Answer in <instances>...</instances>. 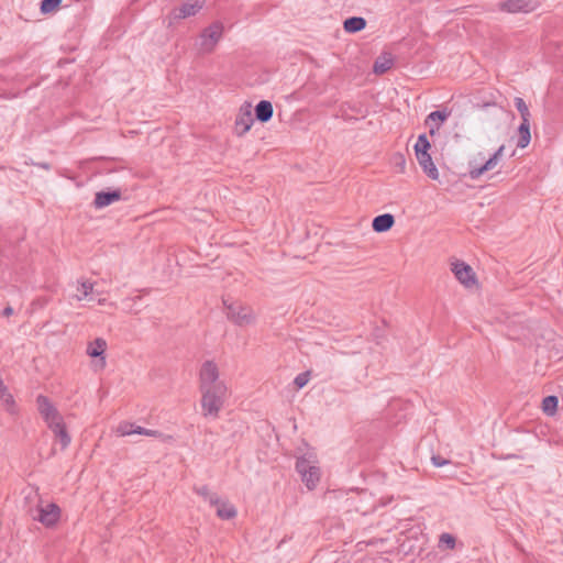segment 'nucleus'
Segmentation results:
<instances>
[{
    "label": "nucleus",
    "mask_w": 563,
    "mask_h": 563,
    "mask_svg": "<svg viewBox=\"0 0 563 563\" xmlns=\"http://www.w3.org/2000/svg\"><path fill=\"white\" fill-rule=\"evenodd\" d=\"M198 380L201 393V415L205 418H219L227 398L228 387L224 382L220 380L218 365L211 360L205 361L200 367Z\"/></svg>",
    "instance_id": "nucleus-1"
},
{
    "label": "nucleus",
    "mask_w": 563,
    "mask_h": 563,
    "mask_svg": "<svg viewBox=\"0 0 563 563\" xmlns=\"http://www.w3.org/2000/svg\"><path fill=\"white\" fill-rule=\"evenodd\" d=\"M223 24L220 21L212 22L209 26L205 27L197 43L199 54H210L214 51L217 44L223 35Z\"/></svg>",
    "instance_id": "nucleus-2"
},
{
    "label": "nucleus",
    "mask_w": 563,
    "mask_h": 563,
    "mask_svg": "<svg viewBox=\"0 0 563 563\" xmlns=\"http://www.w3.org/2000/svg\"><path fill=\"white\" fill-rule=\"evenodd\" d=\"M296 471L300 474L301 481L306 484L308 489L317 487L320 481V468L311 465L306 457H299L296 461Z\"/></svg>",
    "instance_id": "nucleus-3"
},
{
    "label": "nucleus",
    "mask_w": 563,
    "mask_h": 563,
    "mask_svg": "<svg viewBox=\"0 0 563 563\" xmlns=\"http://www.w3.org/2000/svg\"><path fill=\"white\" fill-rule=\"evenodd\" d=\"M36 515L31 514L32 519L40 521L46 528H54L60 518V508L55 503H49L46 506L38 505Z\"/></svg>",
    "instance_id": "nucleus-4"
},
{
    "label": "nucleus",
    "mask_w": 563,
    "mask_h": 563,
    "mask_svg": "<svg viewBox=\"0 0 563 563\" xmlns=\"http://www.w3.org/2000/svg\"><path fill=\"white\" fill-rule=\"evenodd\" d=\"M36 405L40 415L42 416L47 426L63 418L57 408L48 399V397L44 395H38L36 397Z\"/></svg>",
    "instance_id": "nucleus-5"
},
{
    "label": "nucleus",
    "mask_w": 563,
    "mask_h": 563,
    "mask_svg": "<svg viewBox=\"0 0 563 563\" xmlns=\"http://www.w3.org/2000/svg\"><path fill=\"white\" fill-rule=\"evenodd\" d=\"M452 272L454 273L456 279L465 287H472L477 282L473 268L464 262L456 261L453 263Z\"/></svg>",
    "instance_id": "nucleus-6"
},
{
    "label": "nucleus",
    "mask_w": 563,
    "mask_h": 563,
    "mask_svg": "<svg viewBox=\"0 0 563 563\" xmlns=\"http://www.w3.org/2000/svg\"><path fill=\"white\" fill-rule=\"evenodd\" d=\"M222 301L228 319L238 325H243L246 321L244 307L240 302L232 301L229 297H223Z\"/></svg>",
    "instance_id": "nucleus-7"
},
{
    "label": "nucleus",
    "mask_w": 563,
    "mask_h": 563,
    "mask_svg": "<svg viewBox=\"0 0 563 563\" xmlns=\"http://www.w3.org/2000/svg\"><path fill=\"white\" fill-rule=\"evenodd\" d=\"M121 197L122 190L120 188L112 190H101L96 192L92 205L96 209H102L115 201H119Z\"/></svg>",
    "instance_id": "nucleus-8"
},
{
    "label": "nucleus",
    "mask_w": 563,
    "mask_h": 563,
    "mask_svg": "<svg viewBox=\"0 0 563 563\" xmlns=\"http://www.w3.org/2000/svg\"><path fill=\"white\" fill-rule=\"evenodd\" d=\"M367 114L368 109L360 102H344L341 106V117L345 121L357 120V115L364 119Z\"/></svg>",
    "instance_id": "nucleus-9"
},
{
    "label": "nucleus",
    "mask_w": 563,
    "mask_h": 563,
    "mask_svg": "<svg viewBox=\"0 0 563 563\" xmlns=\"http://www.w3.org/2000/svg\"><path fill=\"white\" fill-rule=\"evenodd\" d=\"M415 154L422 170L428 175L429 178L437 180L439 178V170L435 167L429 151H420L416 152Z\"/></svg>",
    "instance_id": "nucleus-10"
},
{
    "label": "nucleus",
    "mask_w": 563,
    "mask_h": 563,
    "mask_svg": "<svg viewBox=\"0 0 563 563\" xmlns=\"http://www.w3.org/2000/svg\"><path fill=\"white\" fill-rule=\"evenodd\" d=\"M202 9V2L195 0V2L183 3L179 8L172 11L174 20H183L197 14Z\"/></svg>",
    "instance_id": "nucleus-11"
},
{
    "label": "nucleus",
    "mask_w": 563,
    "mask_h": 563,
    "mask_svg": "<svg viewBox=\"0 0 563 563\" xmlns=\"http://www.w3.org/2000/svg\"><path fill=\"white\" fill-rule=\"evenodd\" d=\"M49 430L54 433L56 440L60 443V449L65 450L71 441V437L69 435L64 419H59L54 423L47 426Z\"/></svg>",
    "instance_id": "nucleus-12"
},
{
    "label": "nucleus",
    "mask_w": 563,
    "mask_h": 563,
    "mask_svg": "<svg viewBox=\"0 0 563 563\" xmlns=\"http://www.w3.org/2000/svg\"><path fill=\"white\" fill-rule=\"evenodd\" d=\"M501 11L509 13L530 12L533 10L532 0H506L499 5Z\"/></svg>",
    "instance_id": "nucleus-13"
},
{
    "label": "nucleus",
    "mask_w": 563,
    "mask_h": 563,
    "mask_svg": "<svg viewBox=\"0 0 563 563\" xmlns=\"http://www.w3.org/2000/svg\"><path fill=\"white\" fill-rule=\"evenodd\" d=\"M395 224V217L390 213H384L375 217L372 221V228L376 233L389 231Z\"/></svg>",
    "instance_id": "nucleus-14"
},
{
    "label": "nucleus",
    "mask_w": 563,
    "mask_h": 563,
    "mask_svg": "<svg viewBox=\"0 0 563 563\" xmlns=\"http://www.w3.org/2000/svg\"><path fill=\"white\" fill-rule=\"evenodd\" d=\"M255 119L262 123L268 122L274 113V108L271 101L261 100L254 109Z\"/></svg>",
    "instance_id": "nucleus-15"
},
{
    "label": "nucleus",
    "mask_w": 563,
    "mask_h": 563,
    "mask_svg": "<svg viewBox=\"0 0 563 563\" xmlns=\"http://www.w3.org/2000/svg\"><path fill=\"white\" fill-rule=\"evenodd\" d=\"M394 66V57L391 53L380 54L374 62L373 71L376 75H383Z\"/></svg>",
    "instance_id": "nucleus-16"
},
{
    "label": "nucleus",
    "mask_w": 563,
    "mask_h": 563,
    "mask_svg": "<svg viewBox=\"0 0 563 563\" xmlns=\"http://www.w3.org/2000/svg\"><path fill=\"white\" fill-rule=\"evenodd\" d=\"M107 350V342L102 338L95 339L87 347V354L91 357H101L102 366L106 365L104 352Z\"/></svg>",
    "instance_id": "nucleus-17"
},
{
    "label": "nucleus",
    "mask_w": 563,
    "mask_h": 563,
    "mask_svg": "<svg viewBox=\"0 0 563 563\" xmlns=\"http://www.w3.org/2000/svg\"><path fill=\"white\" fill-rule=\"evenodd\" d=\"M496 156H490L483 165L481 166H472L468 172V176L471 179H478L483 174L488 170H492L497 165Z\"/></svg>",
    "instance_id": "nucleus-18"
},
{
    "label": "nucleus",
    "mask_w": 563,
    "mask_h": 563,
    "mask_svg": "<svg viewBox=\"0 0 563 563\" xmlns=\"http://www.w3.org/2000/svg\"><path fill=\"white\" fill-rule=\"evenodd\" d=\"M366 20L363 16H350L344 20L343 29L346 33H356L366 27Z\"/></svg>",
    "instance_id": "nucleus-19"
},
{
    "label": "nucleus",
    "mask_w": 563,
    "mask_h": 563,
    "mask_svg": "<svg viewBox=\"0 0 563 563\" xmlns=\"http://www.w3.org/2000/svg\"><path fill=\"white\" fill-rule=\"evenodd\" d=\"M518 142L517 147L525 148L529 145L531 141V132H530V120L521 121L518 128Z\"/></svg>",
    "instance_id": "nucleus-20"
},
{
    "label": "nucleus",
    "mask_w": 563,
    "mask_h": 563,
    "mask_svg": "<svg viewBox=\"0 0 563 563\" xmlns=\"http://www.w3.org/2000/svg\"><path fill=\"white\" fill-rule=\"evenodd\" d=\"M214 506L217 507V516L222 520H230L236 516L235 507L229 501L220 499V504Z\"/></svg>",
    "instance_id": "nucleus-21"
},
{
    "label": "nucleus",
    "mask_w": 563,
    "mask_h": 563,
    "mask_svg": "<svg viewBox=\"0 0 563 563\" xmlns=\"http://www.w3.org/2000/svg\"><path fill=\"white\" fill-rule=\"evenodd\" d=\"M449 114L450 113L446 112L445 110H435L427 117L426 124H428L429 121L438 122L435 126H432L430 129L431 135H433L440 129V125L448 119Z\"/></svg>",
    "instance_id": "nucleus-22"
},
{
    "label": "nucleus",
    "mask_w": 563,
    "mask_h": 563,
    "mask_svg": "<svg viewBox=\"0 0 563 563\" xmlns=\"http://www.w3.org/2000/svg\"><path fill=\"white\" fill-rule=\"evenodd\" d=\"M246 101L241 104L240 107V113L235 121L234 131L236 135L242 136L246 133Z\"/></svg>",
    "instance_id": "nucleus-23"
},
{
    "label": "nucleus",
    "mask_w": 563,
    "mask_h": 563,
    "mask_svg": "<svg viewBox=\"0 0 563 563\" xmlns=\"http://www.w3.org/2000/svg\"><path fill=\"white\" fill-rule=\"evenodd\" d=\"M194 490L197 495L201 496L205 500H208L211 506L220 504L219 496L214 493H211L207 485H202L199 487L195 486Z\"/></svg>",
    "instance_id": "nucleus-24"
},
{
    "label": "nucleus",
    "mask_w": 563,
    "mask_h": 563,
    "mask_svg": "<svg viewBox=\"0 0 563 563\" xmlns=\"http://www.w3.org/2000/svg\"><path fill=\"white\" fill-rule=\"evenodd\" d=\"M559 399L554 395H550L542 400V410L548 416H553L558 411Z\"/></svg>",
    "instance_id": "nucleus-25"
},
{
    "label": "nucleus",
    "mask_w": 563,
    "mask_h": 563,
    "mask_svg": "<svg viewBox=\"0 0 563 563\" xmlns=\"http://www.w3.org/2000/svg\"><path fill=\"white\" fill-rule=\"evenodd\" d=\"M118 432L121 434V435H131V434H142V435H146L147 433V429L143 428V427H136L134 428V424L133 423H129V422H124V423H121L118 428Z\"/></svg>",
    "instance_id": "nucleus-26"
},
{
    "label": "nucleus",
    "mask_w": 563,
    "mask_h": 563,
    "mask_svg": "<svg viewBox=\"0 0 563 563\" xmlns=\"http://www.w3.org/2000/svg\"><path fill=\"white\" fill-rule=\"evenodd\" d=\"M62 0H42L40 10L42 14H48L59 8Z\"/></svg>",
    "instance_id": "nucleus-27"
},
{
    "label": "nucleus",
    "mask_w": 563,
    "mask_h": 563,
    "mask_svg": "<svg viewBox=\"0 0 563 563\" xmlns=\"http://www.w3.org/2000/svg\"><path fill=\"white\" fill-rule=\"evenodd\" d=\"M515 106H516V109L518 110V112L520 113L521 121L530 120L529 108L522 98L516 97Z\"/></svg>",
    "instance_id": "nucleus-28"
},
{
    "label": "nucleus",
    "mask_w": 563,
    "mask_h": 563,
    "mask_svg": "<svg viewBox=\"0 0 563 563\" xmlns=\"http://www.w3.org/2000/svg\"><path fill=\"white\" fill-rule=\"evenodd\" d=\"M77 290L80 292V295H77V300H82L86 298L89 294L93 290V283L89 280H81L79 282V286Z\"/></svg>",
    "instance_id": "nucleus-29"
},
{
    "label": "nucleus",
    "mask_w": 563,
    "mask_h": 563,
    "mask_svg": "<svg viewBox=\"0 0 563 563\" xmlns=\"http://www.w3.org/2000/svg\"><path fill=\"white\" fill-rule=\"evenodd\" d=\"M455 542L456 540L453 534L444 532L440 536L439 547L452 550L455 547Z\"/></svg>",
    "instance_id": "nucleus-30"
},
{
    "label": "nucleus",
    "mask_w": 563,
    "mask_h": 563,
    "mask_svg": "<svg viewBox=\"0 0 563 563\" xmlns=\"http://www.w3.org/2000/svg\"><path fill=\"white\" fill-rule=\"evenodd\" d=\"M431 148V144L427 137V135L420 134L418 136L417 143L415 144V153L420 151H429Z\"/></svg>",
    "instance_id": "nucleus-31"
},
{
    "label": "nucleus",
    "mask_w": 563,
    "mask_h": 563,
    "mask_svg": "<svg viewBox=\"0 0 563 563\" xmlns=\"http://www.w3.org/2000/svg\"><path fill=\"white\" fill-rule=\"evenodd\" d=\"M391 162L394 166L398 169L399 173H405L406 169V158L401 153H395L393 155Z\"/></svg>",
    "instance_id": "nucleus-32"
},
{
    "label": "nucleus",
    "mask_w": 563,
    "mask_h": 563,
    "mask_svg": "<svg viewBox=\"0 0 563 563\" xmlns=\"http://www.w3.org/2000/svg\"><path fill=\"white\" fill-rule=\"evenodd\" d=\"M309 378H310L309 372L300 373L295 377L294 384L296 385V387L298 389H301L308 384Z\"/></svg>",
    "instance_id": "nucleus-33"
},
{
    "label": "nucleus",
    "mask_w": 563,
    "mask_h": 563,
    "mask_svg": "<svg viewBox=\"0 0 563 563\" xmlns=\"http://www.w3.org/2000/svg\"><path fill=\"white\" fill-rule=\"evenodd\" d=\"M431 460H432L433 465L437 467H441V466L450 463V461L445 460L441 455H433Z\"/></svg>",
    "instance_id": "nucleus-34"
},
{
    "label": "nucleus",
    "mask_w": 563,
    "mask_h": 563,
    "mask_svg": "<svg viewBox=\"0 0 563 563\" xmlns=\"http://www.w3.org/2000/svg\"><path fill=\"white\" fill-rule=\"evenodd\" d=\"M13 312H14V311H13V308H12L11 306H9V305H8V306L2 310L1 316H2V317H5V318H9V317H11V316L13 314Z\"/></svg>",
    "instance_id": "nucleus-35"
},
{
    "label": "nucleus",
    "mask_w": 563,
    "mask_h": 563,
    "mask_svg": "<svg viewBox=\"0 0 563 563\" xmlns=\"http://www.w3.org/2000/svg\"><path fill=\"white\" fill-rule=\"evenodd\" d=\"M504 150H505L504 145L499 146V148L492 156H496V161L498 162V159L503 155Z\"/></svg>",
    "instance_id": "nucleus-36"
},
{
    "label": "nucleus",
    "mask_w": 563,
    "mask_h": 563,
    "mask_svg": "<svg viewBox=\"0 0 563 563\" xmlns=\"http://www.w3.org/2000/svg\"><path fill=\"white\" fill-rule=\"evenodd\" d=\"M147 437H158L161 435L159 431L157 430H151V429H147V433H146Z\"/></svg>",
    "instance_id": "nucleus-37"
},
{
    "label": "nucleus",
    "mask_w": 563,
    "mask_h": 563,
    "mask_svg": "<svg viewBox=\"0 0 563 563\" xmlns=\"http://www.w3.org/2000/svg\"><path fill=\"white\" fill-rule=\"evenodd\" d=\"M495 106H496V102H485L482 107L486 108V107H495Z\"/></svg>",
    "instance_id": "nucleus-38"
},
{
    "label": "nucleus",
    "mask_w": 563,
    "mask_h": 563,
    "mask_svg": "<svg viewBox=\"0 0 563 563\" xmlns=\"http://www.w3.org/2000/svg\"><path fill=\"white\" fill-rule=\"evenodd\" d=\"M41 167H43V168H45V169H48V168H49V164H47V163H43V164H41Z\"/></svg>",
    "instance_id": "nucleus-39"
},
{
    "label": "nucleus",
    "mask_w": 563,
    "mask_h": 563,
    "mask_svg": "<svg viewBox=\"0 0 563 563\" xmlns=\"http://www.w3.org/2000/svg\"><path fill=\"white\" fill-rule=\"evenodd\" d=\"M252 124H253V120H250L249 125H247L249 131L251 130Z\"/></svg>",
    "instance_id": "nucleus-40"
},
{
    "label": "nucleus",
    "mask_w": 563,
    "mask_h": 563,
    "mask_svg": "<svg viewBox=\"0 0 563 563\" xmlns=\"http://www.w3.org/2000/svg\"><path fill=\"white\" fill-rule=\"evenodd\" d=\"M507 457H519V456L516 454H511V455H508Z\"/></svg>",
    "instance_id": "nucleus-41"
}]
</instances>
